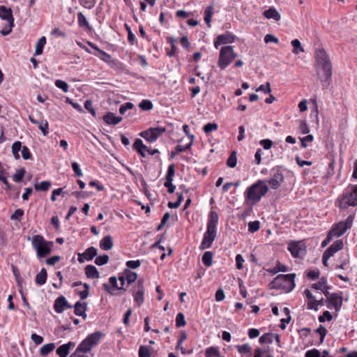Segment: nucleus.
Wrapping results in <instances>:
<instances>
[{
  "mask_svg": "<svg viewBox=\"0 0 357 357\" xmlns=\"http://www.w3.org/2000/svg\"><path fill=\"white\" fill-rule=\"evenodd\" d=\"M218 222V214L215 211H211L208 215L206 231L200 245L201 250L210 248L217 236L216 227Z\"/></svg>",
  "mask_w": 357,
  "mask_h": 357,
  "instance_id": "1",
  "label": "nucleus"
},
{
  "mask_svg": "<svg viewBox=\"0 0 357 357\" xmlns=\"http://www.w3.org/2000/svg\"><path fill=\"white\" fill-rule=\"evenodd\" d=\"M335 205L340 210L357 206V185H349L335 200Z\"/></svg>",
  "mask_w": 357,
  "mask_h": 357,
  "instance_id": "2",
  "label": "nucleus"
},
{
  "mask_svg": "<svg viewBox=\"0 0 357 357\" xmlns=\"http://www.w3.org/2000/svg\"><path fill=\"white\" fill-rule=\"evenodd\" d=\"M295 273L278 275L270 284L271 289H282L290 292L295 287Z\"/></svg>",
  "mask_w": 357,
  "mask_h": 357,
  "instance_id": "3",
  "label": "nucleus"
},
{
  "mask_svg": "<svg viewBox=\"0 0 357 357\" xmlns=\"http://www.w3.org/2000/svg\"><path fill=\"white\" fill-rule=\"evenodd\" d=\"M268 190L267 185L263 181L259 180L258 182L248 188L245 198L251 202L252 205H254L260 201Z\"/></svg>",
  "mask_w": 357,
  "mask_h": 357,
  "instance_id": "4",
  "label": "nucleus"
},
{
  "mask_svg": "<svg viewBox=\"0 0 357 357\" xmlns=\"http://www.w3.org/2000/svg\"><path fill=\"white\" fill-rule=\"evenodd\" d=\"M315 59L319 66L321 67L324 73V78L321 81H327L332 75V64L330 58L324 49H318L315 51Z\"/></svg>",
  "mask_w": 357,
  "mask_h": 357,
  "instance_id": "5",
  "label": "nucleus"
},
{
  "mask_svg": "<svg viewBox=\"0 0 357 357\" xmlns=\"http://www.w3.org/2000/svg\"><path fill=\"white\" fill-rule=\"evenodd\" d=\"M54 245L52 241H47L41 235H34L32 239V246L36 250L37 257L43 258L47 256Z\"/></svg>",
  "mask_w": 357,
  "mask_h": 357,
  "instance_id": "6",
  "label": "nucleus"
},
{
  "mask_svg": "<svg viewBox=\"0 0 357 357\" xmlns=\"http://www.w3.org/2000/svg\"><path fill=\"white\" fill-rule=\"evenodd\" d=\"M237 56L234 47L231 45L223 46L220 51L218 65L222 69H225Z\"/></svg>",
  "mask_w": 357,
  "mask_h": 357,
  "instance_id": "7",
  "label": "nucleus"
},
{
  "mask_svg": "<svg viewBox=\"0 0 357 357\" xmlns=\"http://www.w3.org/2000/svg\"><path fill=\"white\" fill-rule=\"evenodd\" d=\"M354 220V214L349 215L345 220L335 224L330 230L331 234H333L334 236H342L347 229L351 227Z\"/></svg>",
  "mask_w": 357,
  "mask_h": 357,
  "instance_id": "8",
  "label": "nucleus"
},
{
  "mask_svg": "<svg viewBox=\"0 0 357 357\" xmlns=\"http://www.w3.org/2000/svg\"><path fill=\"white\" fill-rule=\"evenodd\" d=\"M166 132L165 127L149 128L139 133V136L143 137L146 142L153 143L155 142L163 133Z\"/></svg>",
  "mask_w": 357,
  "mask_h": 357,
  "instance_id": "9",
  "label": "nucleus"
},
{
  "mask_svg": "<svg viewBox=\"0 0 357 357\" xmlns=\"http://www.w3.org/2000/svg\"><path fill=\"white\" fill-rule=\"evenodd\" d=\"M145 289L144 287V280H137L134 289L132 290L134 301L137 307L141 306L144 302Z\"/></svg>",
  "mask_w": 357,
  "mask_h": 357,
  "instance_id": "10",
  "label": "nucleus"
},
{
  "mask_svg": "<svg viewBox=\"0 0 357 357\" xmlns=\"http://www.w3.org/2000/svg\"><path fill=\"white\" fill-rule=\"evenodd\" d=\"M325 303L328 309H335L336 312H339L341 310L343 303L342 292L332 293V296L326 298Z\"/></svg>",
  "mask_w": 357,
  "mask_h": 357,
  "instance_id": "11",
  "label": "nucleus"
},
{
  "mask_svg": "<svg viewBox=\"0 0 357 357\" xmlns=\"http://www.w3.org/2000/svg\"><path fill=\"white\" fill-rule=\"evenodd\" d=\"M288 250L294 257H300L306 252L304 244L301 242L291 241L288 245Z\"/></svg>",
  "mask_w": 357,
  "mask_h": 357,
  "instance_id": "12",
  "label": "nucleus"
},
{
  "mask_svg": "<svg viewBox=\"0 0 357 357\" xmlns=\"http://www.w3.org/2000/svg\"><path fill=\"white\" fill-rule=\"evenodd\" d=\"M236 36L231 32H226L224 34L217 36L214 41V47L218 49L220 45L232 43L234 42Z\"/></svg>",
  "mask_w": 357,
  "mask_h": 357,
  "instance_id": "13",
  "label": "nucleus"
},
{
  "mask_svg": "<svg viewBox=\"0 0 357 357\" xmlns=\"http://www.w3.org/2000/svg\"><path fill=\"white\" fill-rule=\"evenodd\" d=\"M73 306L68 303L63 296H61L55 300L54 308L57 313H62L65 309H70Z\"/></svg>",
  "mask_w": 357,
  "mask_h": 357,
  "instance_id": "14",
  "label": "nucleus"
},
{
  "mask_svg": "<svg viewBox=\"0 0 357 357\" xmlns=\"http://www.w3.org/2000/svg\"><path fill=\"white\" fill-rule=\"evenodd\" d=\"M97 255V250L94 247L87 248L83 253L79 254L78 261L83 263L84 260L91 261Z\"/></svg>",
  "mask_w": 357,
  "mask_h": 357,
  "instance_id": "15",
  "label": "nucleus"
},
{
  "mask_svg": "<svg viewBox=\"0 0 357 357\" xmlns=\"http://www.w3.org/2000/svg\"><path fill=\"white\" fill-rule=\"evenodd\" d=\"M0 17L2 20H6L10 26H14V18L10 8H7L5 6H0Z\"/></svg>",
  "mask_w": 357,
  "mask_h": 357,
  "instance_id": "16",
  "label": "nucleus"
},
{
  "mask_svg": "<svg viewBox=\"0 0 357 357\" xmlns=\"http://www.w3.org/2000/svg\"><path fill=\"white\" fill-rule=\"evenodd\" d=\"M75 346V343L73 342H68L66 344H62L56 349V354L59 357H67L70 351L73 349Z\"/></svg>",
  "mask_w": 357,
  "mask_h": 357,
  "instance_id": "17",
  "label": "nucleus"
},
{
  "mask_svg": "<svg viewBox=\"0 0 357 357\" xmlns=\"http://www.w3.org/2000/svg\"><path fill=\"white\" fill-rule=\"evenodd\" d=\"M87 310V303L77 301L74 305V313L83 319H86L87 315L86 311Z\"/></svg>",
  "mask_w": 357,
  "mask_h": 357,
  "instance_id": "18",
  "label": "nucleus"
},
{
  "mask_svg": "<svg viewBox=\"0 0 357 357\" xmlns=\"http://www.w3.org/2000/svg\"><path fill=\"white\" fill-rule=\"evenodd\" d=\"M133 149L142 157L146 156V152H147L149 149L140 139H135L133 144Z\"/></svg>",
  "mask_w": 357,
  "mask_h": 357,
  "instance_id": "19",
  "label": "nucleus"
},
{
  "mask_svg": "<svg viewBox=\"0 0 357 357\" xmlns=\"http://www.w3.org/2000/svg\"><path fill=\"white\" fill-rule=\"evenodd\" d=\"M29 121L33 123L38 126V128L42 131L44 136H47L49 133L48 128H49V124L47 121H39L36 119H35L33 116H29Z\"/></svg>",
  "mask_w": 357,
  "mask_h": 357,
  "instance_id": "20",
  "label": "nucleus"
},
{
  "mask_svg": "<svg viewBox=\"0 0 357 357\" xmlns=\"http://www.w3.org/2000/svg\"><path fill=\"white\" fill-rule=\"evenodd\" d=\"M105 122L109 125H116L122 121V117L116 116L112 112H107L104 116Z\"/></svg>",
  "mask_w": 357,
  "mask_h": 357,
  "instance_id": "21",
  "label": "nucleus"
},
{
  "mask_svg": "<svg viewBox=\"0 0 357 357\" xmlns=\"http://www.w3.org/2000/svg\"><path fill=\"white\" fill-rule=\"evenodd\" d=\"M102 336V333L100 331H96L93 333H91L86 338V341L87 342H89L91 346L93 347L94 346L97 345L100 340V338Z\"/></svg>",
  "mask_w": 357,
  "mask_h": 357,
  "instance_id": "22",
  "label": "nucleus"
},
{
  "mask_svg": "<svg viewBox=\"0 0 357 357\" xmlns=\"http://www.w3.org/2000/svg\"><path fill=\"white\" fill-rule=\"evenodd\" d=\"M113 239L112 237L110 235H107L105 236L100 241V247L103 250H109L113 247Z\"/></svg>",
  "mask_w": 357,
  "mask_h": 357,
  "instance_id": "23",
  "label": "nucleus"
},
{
  "mask_svg": "<svg viewBox=\"0 0 357 357\" xmlns=\"http://www.w3.org/2000/svg\"><path fill=\"white\" fill-rule=\"evenodd\" d=\"M263 15L266 18L273 19L275 21H279L281 18L280 13L273 7L264 10Z\"/></svg>",
  "mask_w": 357,
  "mask_h": 357,
  "instance_id": "24",
  "label": "nucleus"
},
{
  "mask_svg": "<svg viewBox=\"0 0 357 357\" xmlns=\"http://www.w3.org/2000/svg\"><path fill=\"white\" fill-rule=\"evenodd\" d=\"M85 274L89 278H99L100 273L96 266L93 265H87L85 267Z\"/></svg>",
  "mask_w": 357,
  "mask_h": 357,
  "instance_id": "25",
  "label": "nucleus"
},
{
  "mask_svg": "<svg viewBox=\"0 0 357 357\" xmlns=\"http://www.w3.org/2000/svg\"><path fill=\"white\" fill-rule=\"evenodd\" d=\"M47 278V271L45 268H43L40 273H38L35 279V282L38 285H43L45 284Z\"/></svg>",
  "mask_w": 357,
  "mask_h": 357,
  "instance_id": "26",
  "label": "nucleus"
},
{
  "mask_svg": "<svg viewBox=\"0 0 357 357\" xmlns=\"http://www.w3.org/2000/svg\"><path fill=\"white\" fill-rule=\"evenodd\" d=\"M92 348V346L89 344V342H87L86 340L84 339L77 347L75 351L77 354H82L89 351Z\"/></svg>",
  "mask_w": 357,
  "mask_h": 357,
  "instance_id": "27",
  "label": "nucleus"
},
{
  "mask_svg": "<svg viewBox=\"0 0 357 357\" xmlns=\"http://www.w3.org/2000/svg\"><path fill=\"white\" fill-rule=\"evenodd\" d=\"M55 349L54 343H48L43 345L40 349V354L42 356H45L48 355L50 352H52Z\"/></svg>",
  "mask_w": 357,
  "mask_h": 357,
  "instance_id": "28",
  "label": "nucleus"
},
{
  "mask_svg": "<svg viewBox=\"0 0 357 357\" xmlns=\"http://www.w3.org/2000/svg\"><path fill=\"white\" fill-rule=\"evenodd\" d=\"M213 14V6H210L205 9V10H204V21L208 26H211V22L212 20Z\"/></svg>",
  "mask_w": 357,
  "mask_h": 357,
  "instance_id": "29",
  "label": "nucleus"
},
{
  "mask_svg": "<svg viewBox=\"0 0 357 357\" xmlns=\"http://www.w3.org/2000/svg\"><path fill=\"white\" fill-rule=\"evenodd\" d=\"M213 255L211 251L205 252L202 258L203 264L207 267L211 266L213 263Z\"/></svg>",
  "mask_w": 357,
  "mask_h": 357,
  "instance_id": "30",
  "label": "nucleus"
},
{
  "mask_svg": "<svg viewBox=\"0 0 357 357\" xmlns=\"http://www.w3.org/2000/svg\"><path fill=\"white\" fill-rule=\"evenodd\" d=\"M50 186H51V183L50 181H44L40 183H36L34 185V188L36 191H42V192L47 191Z\"/></svg>",
  "mask_w": 357,
  "mask_h": 357,
  "instance_id": "31",
  "label": "nucleus"
},
{
  "mask_svg": "<svg viewBox=\"0 0 357 357\" xmlns=\"http://www.w3.org/2000/svg\"><path fill=\"white\" fill-rule=\"evenodd\" d=\"M46 43V38L45 36L41 37L36 45V55H40L43 53L44 45Z\"/></svg>",
  "mask_w": 357,
  "mask_h": 357,
  "instance_id": "32",
  "label": "nucleus"
},
{
  "mask_svg": "<svg viewBox=\"0 0 357 357\" xmlns=\"http://www.w3.org/2000/svg\"><path fill=\"white\" fill-rule=\"evenodd\" d=\"M124 277L126 279L128 284H130L131 283L134 282L137 280V275L135 272H132L129 270H126Z\"/></svg>",
  "mask_w": 357,
  "mask_h": 357,
  "instance_id": "33",
  "label": "nucleus"
},
{
  "mask_svg": "<svg viewBox=\"0 0 357 357\" xmlns=\"http://www.w3.org/2000/svg\"><path fill=\"white\" fill-rule=\"evenodd\" d=\"M291 45L293 46V53L298 54L299 52H303L304 49L302 47L300 41L298 39H294L291 42Z\"/></svg>",
  "mask_w": 357,
  "mask_h": 357,
  "instance_id": "34",
  "label": "nucleus"
},
{
  "mask_svg": "<svg viewBox=\"0 0 357 357\" xmlns=\"http://www.w3.org/2000/svg\"><path fill=\"white\" fill-rule=\"evenodd\" d=\"M77 21L79 26L90 29V25L88 21L86 20L85 16L81 12L78 13L77 14Z\"/></svg>",
  "mask_w": 357,
  "mask_h": 357,
  "instance_id": "35",
  "label": "nucleus"
},
{
  "mask_svg": "<svg viewBox=\"0 0 357 357\" xmlns=\"http://www.w3.org/2000/svg\"><path fill=\"white\" fill-rule=\"evenodd\" d=\"M22 144L20 142H15V143H13V144L12 146V152H13L14 157L16 159H19L20 158L19 151L20 150H22Z\"/></svg>",
  "mask_w": 357,
  "mask_h": 357,
  "instance_id": "36",
  "label": "nucleus"
},
{
  "mask_svg": "<svg viewBox=\"0 0 357 357\" xmlns=\"http://www.w3.org/2000/svg\"><path fill=\"white\" fill-rule=\"evenodd\" d=\"M12 268H13V275L15 278V280L17 283V286H18L19 289H21V288H22V279L20 276V271H19L18 268L14 266H12Z\"/></svg>",
  "mask_w": 357,
  "mask_h": 357,
  "instance_id": "37",
  "label": "nucleus"
},
{
  "mask_svg": "<svg viewBox=\"0 0 357 357\" xmlns=\"http://www.w3.org/2000/svg\"><path fill=\"white\" fill-rule=\"evenodd\" d=\"M327 279L325 277H322L320 280L312 285V288L316 290H321L324 287H326Z\"/></svg>",
  "mask_w": 357,
  "mask_h": 357,
  "instance_id": "38",
  "label": "nucleus"
},
{
  "mask_svg": "<svg viewBox=\"0 0 357 357\" xmlns=\"http://www.w3.org/2000/svg\"><path fill=\"white\" fill-rule=\"evenodd\" d=\"M186 325L184 314L181 312L177 314L176 317V326L177 328L183 327Z\"/></svg>",
  "mask_w": 357,
  "mask_h": 357,
  "instance_id": "39",
  "label": "nucleus"
},
{
  "mask_svg": "<svg viewBox=\"0 0 357 357\" xmlns=\"http://www.w3.org/2000/svg\"><path fill=\"white\" fill-rule=\"evenodd\" d=\"M109 261V256L107 255H102L98 256L95 259V263L98 266H102L107 264Z\"/></svg>",
  "mask_w": 357,
  "mask_h": 357,
  "instance_id": "40",
  "label": "nucleus"
},
{
  "mask_svg": "<svg viewBox=\"0 0 357 357\" xmlns=\"http://www.w3.org/2000/svg\"><path fill=\"white\" fill-rule=\"evenodd\" d=\"M273 334L272 333H265L259 337V342L261 344L268 343L271 344L273 342Z\"/></svg>",
  "mask_w": 357,
  "mask_h": 357,
  "instance_id": "41",
  "label": "nucleus"
},
{
  "mask_svg": "<svg viewBox=\"0 0 357 357\" xmlns=\"http://www.w3.org/2000/svg\"><path fill=\"white\" fill-rule=\"evenodd\" d=\"M236 347L241 354L251 353L252 348L248 344L237 345Z\"/></svg>",
  "mask_w": 357,
  "mask_h": 357,
  "instance_id": "42",
  "label": "nucleus"
},
{
  "mask_svg": "<svg viewBox=\"0 0 357 357\" xmlns=\"http://www.w3.org/2000/svg\"><path fill=\"white\" fill-rule=\"evenodd\" d=\"M316 333H319L320 336V344L323 343L324 338L328 333V331L324 326L320 325L316 330Z\"/></svg>",
  "mask_w": 357,
  "mask_h": 357,
  "instance_id": "43",
  "label": "nucleus"
},
{
  "mask_svg": "<svg viewBox=\"0 0 357 357\" xmlns=\"http://www.w3.org/2000/svg\"><path fill=\"white\" fill-rule=\"evenodd\" d=\"M271 175L273 176L272 178H283L284 175L282 174V170L280 167H276L272 169Z\"/></svg>",
  "mask_w": 357,
  "mask_h": 357,
  "instance_id": "44",
  "label": "nucleus"
},
{
  "mask_svg": "<svg viewBox=\"0 0 357 357\" xmlns=\"http://www.w3.org/2000/svg\"><path fill=\"white\" fill-rule=\"evenodd\" d=\"M332 319H333V316L331 315V312L329 311H327V310L324 311L323 312V314L320 315L318 317V320L321 323H324L326 321H330L332 320Z\"/></svg>",
  "mask_w": 357,
  "mask_h": 357,
  "instance_id": "45",
  "label": "nucleus"
},
{
  "mask_svg": "<svg viewBox=\"0 0 357 357\" xmlns=\"http://www.w3.org/2000/svg\"><path fill=\"white\" fill-rule=\"evenodd\" d=\"M220 354V351L218 349L215 347H211L206 349L205 355L206 357H213V356H215L216 357L218 355Z\"/></svg>",
  "mask_w": 357,
  "mask_h": 357,
  "instance_id": "46",
  "label": "nucleus"
},
{
  "mask_svg": "<svg viewBox=\"0 0 357 357\" xmlns=\"http://www.w3.org/2000/svg\"><path fill=\"white\" fill-rule=\"evenodd\" d=\"M55 85L56 87L61 89L63 92L67 93L68 91V84L61 79H57L55 81Z\"/></svg>",
  "mask_w": 357,
  "mask_h": 357,
  "instance_id": "47",
  "label": "nucleus"
},
{
  "mask_svg": "<svg viewBox=\"0 0 357 357\" xmlns=\"http://www.w3.org/2000/svg\"><path fill=\"white\" fill-rule=\"evenodd\" d=\"M139 357H151V352L147 347H145V346L139 347Z\"/></svg>",
  "mask_w": 357,
  "mask_h": 357,
  "instance_id": "48",
  "label": "nucleus"
},
{
  "mask_svg": "<svg viewBox=\"0 0 357 357\" xmlns=\"http://www.w3.org/2000/svg\"><path fill=\"white\" fill-rule=\"evenodd\" d=\"M259 229V222L252 221L248 223V231L251 233H254Z\"/></svg>",
  "mask_w": 357,
  "mask_h": 357,
  "instance_id": "49",
  "label": "nucleus"
},
{
  "mask_svg": "<svg viewBox=\"0 0 357 357\" xmlns=\"http://www.w3.org/2000/svg\"><path fill=\"white\" fill-rule=\"evenodd\" d=\"M218 126L217 123H208L204 126L203 130L205 132V133H209L213 130H216L218 129Z\"/></svg>",
  "mask_w": 357,
  "mask_h": 357,
  "instance_id": "50",
  "label": "nucleus"
},
{
  "mask_svg": "<svg viewBox=\"0 0 357 357\" xmlns=\"http://www.w3.org/2000/svg\"><path fill=\"white\" fill-rule=\"evenodd\" d=\"M125 27L128 31V40L131 45H133L135 41V36L132 32L131 28L127 24H125Z\"/></svg>",
  "mask_w": 357,
  "mask_h": 357,
  "instance_id": "51",
  "label": "nucleus"
},
{
  "mask_svg": "<svg viewBox=\"0 0 357 357\" xmlns=\"http://www.w3.org/2000/svg\"><path fill=\"white\" fill-rule=\"evenodd\" d=\"M236 153L234 151L227 159V165L230 167H234L236 165Z\"/></svg>",
  "mask_w": 357,
  "mask_h": 357,
  "instance_id": "52",
  "label": "nucleus"
},
{
  "mask_svg": "<svg viewBox=\"0 0 357 357\" xmlns=\"http://www.w3.org/2000/svg\"><path fill=\"white\" fill-rule=\"evenodd\" d=\"M256 91H262L265 93H270L271 92V84L269 82H266V84L260 85L257 89Z\"/></svg>",
  "mask_w": 357,
  "mask_h": 357,
  "instance_id": "53",
  "label": "nucleus"
},
{
  "mask_svg": "<svg viewBox=\"0 0 357 357\" xmlns=\"http://www.w3.org/2000/svg\"><path fill=\"white\" fill-rule=\"evenodd\" d=\"M24 215V211L21 208L17 209L15 213L11 215L10 219L11 220H17L20 221L22 218V216Z\"/></svg>",
  "mask_w": 357,
  "mask_h": 357,
  "instance_id": "54",
  "label": "nucleus"
},
{
  "mask_svg": "<svg viewBox=\"0 0 357 357\" xmlns=\"http://www.w3.org/2000/svg\"><path fill=\"white\" fill-rule=\"evenodd\" d=\"M84 107L86 110H88L93 116H96V110L93 107V104L91 100H86L84 102Z\"/></svg>",
  "mask_w": 357,
  "mask_h": 357,
  "instance_id": "55",
  "label": "nucleus"
},
{
  "mask_svg": "<svg viewBox=\"0 0 357 357\" xmlns=\"http://www.w3.org/2000/svg\"><path fill=\"white\" fill-rule=\"evenodd\" d=\"M139 107L144 110H150L153 108V104L150 100H144L140 102Z\"/></svg>",
  "mask_w": 357,
  "mask_h": 357,
  "instance_id": "56",
  "label": "nucleus"
},
{
  "mask_svg": "<svg viewBox=\"0 0 357 357\" xmlns=\"http://www.w3.org/2000/svg\"><path fill=\"white\" fill-rule=\"evenodd\" d=\"M343 242L342 240H337L333 243V244L330 246L331 247L335 252H337L343 248Z\"/></svg>",
  "mask_w": 357,
  "mask_h": 357,
  "instance_id": "57",
  "label": "nucleus"
},
{
  "mask_svg": "<svg viewBox=\"0 0 357 357\" xmlns=\"http://www.w3.org/2000/svg\"><path fill=\"white\" fill-rule=\"evenodd\" d=\"M141 261L139 260H130L126 262V266L129 268L135 269L139 267Z\"/></svg>",
  "mask_w": 357,
  "mask_h": 357,
  "instance_id": "58",
  "label": "nucleus"
},
{
  "mask_svg": "<svg viewBox=\"0 0 357 357\" xmlns=\"http://www.w3.org/2000/svg\"><path fill=\"white\" fill-rule=\"evenodd\" d=\"M240 185V181L236 182H227L225 183L222 186L223 192H227L231 187L235 186L237 187Z\"/></svg>",
  "mask_w": 357,
  "mask_h": 357,
  "instance_id": "59",
  "label": "nucleus"
},
{
  "mask_svg": "<svg viewBox=\"0 0 357 357\" xmlns=\"http://www.w3.org/2000/svg\"><path fill=\"white\" fill-rule=\"evenodd\" d=\"M259 144H260L261 146H263V148L265 150L270 149L271 148V146H273V142L271 139H261L259 142Z\"/></svg>",
  "mask_w": 357,
  "mask_h": 357,
  "instance_id": "60",
  "label": "nucleus"
},
{
  "mask_svg": "<svg viewBox=\"0 0 357 357\" xmlns=\"http://www.w3.org/2000/svg\"><path fill=\"white\" fill-rule=\"evenodd\" d=\"M305 357H321V353L319 350L313 349L306 351Z\"/></svg>",
  "mask_w": 357,
  "mask_h": 357,
  "instance_id": "61",
  "label": "nucleus"
},
{
  "mask_svg": "<svg viewBox=\"0 0 357 357\" xmlns=\"http://www.w3.org/2000/svg\"><path fill=\"white\" fill-rule=\"evenodd\" d=\"M133 107V104L131 102H126L122 105L119 108V112L121 114H124L128 109H130Z\"/></svg>",
  "mask_w": 357,
  "mask_h": 357,
  "instance_id": "62",
  "label": "nucleus"
},
{
  "mask_svg": "<svg viewBox=\"0 0 357 357\" xmlns=\"http://www.w3.org/2000/svg\"><path fill=\"white\" fill-rule=\"evenodd\" d=\"M174 173H175V165L174 164H171L168 167L167 173L165 176V178H167V179L172 178L173 176H174Z\"/></svg>",
  "mask_w": 357,
  "mask_h": 357,
  "instance_id": "63",
  "label": "nucleus"
},
{
  "mask_svg": "<svg viewBox=\"0 0 357 357\" xmlns=\"http://www.w3.org/2000/svg\"><path fill=\"white\" fill-rule=\"evenodd\" d=\"M61 257L59 256H52L46 259V264L49 266H54L56 263L59 261Z\"/></svg>",
  "mask_w": 357,
  "mask_h": 357,
  "instance_id": "64",
  "label": "nucleus"
}]
</instances>
